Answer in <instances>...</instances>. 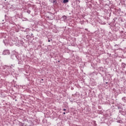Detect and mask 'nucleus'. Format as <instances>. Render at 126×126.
<instances>
[{"label": "nucleus", "mask_w": 126, "mask_h": 126, "mask_svg": "<svg viewBox=\"0 0 126 126\" xmlns=\"http://www.w3.org/2000/svg\"><path fill=\"white\" fill-rule=\"evenodd\" d=\"M48 42H51V40H48Z\"/></svg>", "instance_id": "obj_3"}, {"label": "nucleus", "mask_w": 126, "mask_h": 126, "mask_svg": "<svg viewBox=\"0 0 126 126\" xmlns=\"http://www.w3.org/2000/svg\"><path fill=\"white\" fill-rule=\"evenodd\" d=\"M63 115H65V112H63Z\"/></svg>", "instance_id": "obj_4"}, {"label": "nucleus", "mask_w": 126, "mask_h": 126, "mask_svg": "<svg viewBox=\"0 0 126 126\" xmlns=\"http://www.w3.org/2000/svg\"><path fill=\"white\" fill-rule=\"evenodd\" d=\"M68 1V0H63V3H66Z\"/></svg>", "instance_id": "obj_1"}, {"label": "nucleus", "mask_w": 126, "mask_h": 126, "mask_svg": "<svg viewBox=\"0 0 126 126\" xmlns=\"http://www.w3.org/2000/svg\"><path fill=\"white\" fill-rule=\"evenodd\" d=\"M63 111H66V109H63Z\"/></svg>", "instance_id": "obj_2"}]
</instances>
